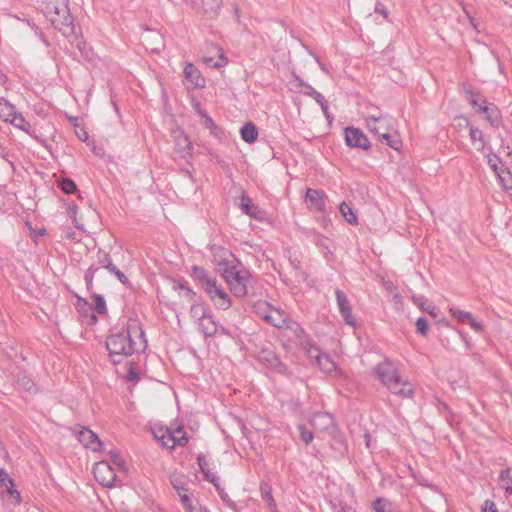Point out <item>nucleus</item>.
I'll return each instance as SVG.
<instances>
[{
  "label": "nucleus",
  "mask_w": 512,
  "mask_h": 512,
  "mask_svg": "<svg viewBox=\"0 0 512 512\" xmlns=\"http://www.w3.org/2000/svg\"><path fill=\"white\" fill-rule=\"evenodd\" d=\"M147 346L144 331L136 321H129L126 327L112 331L106 339V348L113 364H119L135 352Z\"/></svg>",
  "instance_id": "1"
},
{
  "label": "nucleus",
  "mask_w": 512,
  "mask_h": 512,
  "mask_svg": "<svg viewBox=\"0 0 512 512\" xmlns=\"http://www.w3.org/2000/svg\"><path fill=\"white\" fill-rule=\"evenodd\" d=\"M41 10L46 19L58 29L63 36H76L74 17L69 10V0H43Z\"/></svg>",
  "instance_id": "2"
},
{
  "label": "nucleus",
  "mask_w": 512,
  "mask_h": 512,
  "mask_svg": "<svg viewBox=\"0 0 512 512\" xmlns=\"http://www.w3.org/2000/svg\"><path fill=\"white\" fill-rule=\"evenodd\" d=\"M374 373L377 375L380 382L393 394L399 395L403 398H412L414 395V388L412 384L403 379L389 359H384L378 363L374 369Z\"/></svg>",
  "instance_id": "3"
},
{
  "label": "nucleus",
  "mask_w": 512,
  "mask_h": 512,
  "mask_svg": "<svg viewBox=\"0 0 512 512\" xmlns=\"http://www.w3.org/2000/svg\"><path fill=\"white\" fill-rule=\"evenodd\" d=\"M219 266L222 270V277L229 285L233 295L238 298L246 296L248 293L247 284L251 277L249 270L241 266L235 259L222 261Z\"/></svg>",
  "instance_id": "4"
},
{
  "label": "nucleus",
  "mask_w": 512,
  "mask_h": 512,
  "mask_svg": "<svg viewBox=\"0 0 512 512\" xmlns=\"http://www.w3.org/2000/svg\"><path fill=\"white\" fill-rule=\"evenodd\" d=\"M393 118L389 115H371L366 118V126L368 130L377 137L378 141L386 143L391 148L398 150L399 141L393 139L391 131L393 130Z\"/></svg>",
  "instance_id": "5"
},
{
  "label": "nucleus",
  "mask_w": 512,
  "mask_h": 512,
  "mask_svg": "<svg viewBox=\"0 0 512 512\" xmlns=\"http://www.w3.org/2000/svg\"><path fill=\"white\" fill-rule=\"evenodd\" d=\"M96 481L103 487L113 488L120 486L116 472L108 461H100L93 468Z\"/></svg>",
  "instance_id": "6"
},
{
  "label": "nucleus",
  "mask_w": 512,
  "mask_h": 512,
  "mask_svg": "<svg viewBox=\"0 0 512 512\" xmlns=\"http://www.w3.org/2000/svg\"><path fill=\"white\" fill-rule=\"evenodd\" d=\"M204 291L208 294L213 304L221 309L227 310L231 307L232 301L228 293L223 289L221 285L214 279Z\"/></svg>",
  "instance_id": "7"
},
{
  "label": "nucleus",
  "mask_w": 512,
  "mask_h": 512,
  "mask_svg": "<svg viewBox=\"0 0 512 512\" xmlns=\"http://www.w3.org/2000/svg\"><path fill=\"white\" fill-rule=\"evenodd\" d=\"M284 329H288L294 333L307 356L312 358L313 351H315V344L304 328L297 321L289 319L287 326H285Z\"/></svg>",
  "instance_id": "8"
},
{
  "label": "nucleus",
  "mask_w": 512,
  "mask_h": 512,
  "mask_svg": "<svg viewBox=\"0 0 512 512\" xmlns=\"http://www.w3.org/2000/svg\"><path fill=\"white\" fill-rule=\"evenodd\" d=\"M345 142L349 147L367 150L370 148V141L367 136L358 128L347 127L344 130Z\"/></svg>",
  "instance_id": "9"
},
{
  "label": "nucleus",
  "mask_w": 512,
  "mask_h": 512,
  "mask_svg": "<svg viewBox=\"0 0 512 512\" xmlns=\"http://www.w3.org/2000/svg\"><path fill=\"white\" fill-rule=\"evenodd\" d=\"M311 359H314L320 370L327 375L336 377L339 374V371L332 358L328 354L323 353L316 345Z\"/></svg>",
  "instance_id": "10"
},
{
  "label": "nucleus",
  "mask_w": 512,
  "mask_h": 512,
  "mask_svg": "<svg viewBox=\"0 0 512 512\" xmlns=\"http://www.w3.org/2000/svg\"><path fill=\"white\" fill-rule=\"evenodd\" d=\"M305 201L309 210L324 213L326 211L325 193L322 190L308 188Z\"/></svg>",
  "instance_id": "11"
},
{
  "label": "nucleus",
  "mask_w": 512,
  "mask_h": 512,
  "mask_svg": "<svg viewBox=\"0 0 512 512\" xmlns=\"http://www.w3.org/2000/svg\"><path fill=\"white\" fill-rule=\"evenodd\" d=\"M335 296H336V301H337V306H338L339 312H340L341 316L343 317L344 322L347 325H350L351 327H355L356 319L352 314V309H351V306L349 304V300H348L346 294L342 290L336 289Z\"/></svg>",
  "instance_id": "12"
},
{
  "label": "nucleus",
  "mask_w": 512,
  "mask_h": 512,
  "mask_svg": "<svg viewBox=\"0 0 512 512\" xmlns=\"http://www.w3.org/2000/svg\"><path fill=\"white\" fill-rule=\"evenodd\" d=\"M449 312L460 323H467L475 332H482L484 325L482 322L477 321L470 312L463 311L458 307L450 306Z\"/></svg>",
  "instance_id": "13"
},
{
  "label": "nucleus",
  "mask_w": 512,
  "mask_h": 512,
  "mask_svg": "<svg viewBox=\"0 0 512 512\" xmlns=\"http://www.w3.org/2000/svg\"><path fill=\"white\" fill-rule=\"evenodd\" d=\"M78 439L86 448L93 451H100L103 445L98 435L86 427H80Z\"/></svg>",
  "instance_id": "14"
},
{
  "label": "nucleus",
  "mask_w": 512,
  "mask_h": 512,
  "mask_svg": "<svg viewBox=\"0 0 512 512\" xmlns=\"http://www.w3.org/2000/svg\"><path fill=\"white\" fill-rule=\"evenodd\" d=\"M184 77L189 86V90L205 86V80L199 69L192 63H187L184 67Z\"/></svg>",
  "instance_id": "15"
},
{
  "label": "nucleus",
  "mask_w": 512,
  "mask_h": 512,
  "mask_svg": "<svg viewBox=\"0 0 512 512\" xmlns=\"http://www.w3.org/2000/svg\"><path fill=\"white\" fill-rule=\"evenodd\" d=\"M199 327L205 337H213L218 333V321L210 312L203 311L198 319Z\"/></svg>",
  "instance_id": "16"
},
{
  "label": "nucleus",
  "mask_w": 512,
  "mask_h": 512,
  "mask_svg": "<svg viewBox=\"0 0 512 512\" xmlns=\"http://www.w3.org/2000/svg\"><path fill=\"white\" fill-rule=\"evenodd\" d=\"M240 209L246 215L254 218L258 221H264L266 219L265 210L261 209L259 206L252 203V200L247 196L243 195L240 199Z\"/></svg>",
  "instance_id": "17"
},
{
  "label": "nucleus",
  "mask_w": 512,
  "mask_h": 512,
  "mask_svg": "<svg viewBox=\"0 0 512 512\" xmlns=\"http://www.w3.org/2000/svg\"><path fill=\"white\" fill-rule=\"evenodd\" d=\"M481 113L485 114V117L491 126L498 128L501 125L502 117L499 109L494 104H487L486 100H483Z\"/></svg>",
  "instance_id": "18"
},
{
  "label": "nucleus",
  "mask_w": 512,
  "mask_h": 512,
  "mask_svg": "<svg viewBox=\"0 0 512 512\" xmlns=\"http://www.w3.org/2000/svg\"><path fill=\"white\" fill-rule=\"evenodd\" d=\"M9 123H11L15 128L24 131L35 140H39L36 130L32 127V125L25 119V117L21 113H16Z\"/></svg>",
  "instance_id": "19"
},
{
  "label": "nucleus",
  "mask_w": 512,
  "mask_h": 512,
  "mask_svg": "<svg viewBox=\"0 0 512 512\" xmlns=\"http://www.w3.org/2000/svg\"><path fill=\"white\" fill-rule=\"evenodd\" d=\"M267 317L268 319L266 322L279 329H284L289 321V318L286 315V313L280 308L276 307L272 308L271 312L269 313V316Z\"/></svg>",
  "instance_id": "20"
},
{
  "label": "nucleus",
  "mask_w": 512,
  "mask_h": 512,
  "mask_svg": "<svg viewBox=\"0 0 512 512\" xmlns=\"http://www.w3.org/2000/svg\"><path fill=\"white\" fill-rule=\"evenodd\" d=\"M173 135L178 151L184 156L190 155L193 146L189 137L182 130L174 131Z\"/></svg>",
  "instance_id": "21"
},
{
  "label": "nucleus",
  "mask_w": 512,
  "mask_h": 512,
  "mask_svg": "<svg viewBox=\"0 0 512 512\" xmlns=\"http://www.w3.org/2000/svg\"><path fill=\"white\" fill-rule=\"evenodd\" d=\"M333 417L327 412L314 413L310 419L311 424L320 430H327L333 425Z\"/></svg>",
  "instance_id": "22"
},
{
  "label": "nucleus",
  "mask_w": 512,
  "mask_h": 512,
  "mask_svg": "<svg viewBox=\"0 0 512 512\" xmlns=\"http://www.w3.org/2000/svg\"><path fill=\"white\" fill-rule=\"evenodd\" d=\"M187 4L196 5L198 0H184ZM222 7V0H202V8L206 15L214 17Z\"/></svg>",
  "instance_id": "23"
},
{
  "label": "nucleus",
  "mask_w": 512,
  "mask_h": 512,
  "mask_svg": "<svg viewBox=\"0 0 512 512\" xmlns=\"http://www.w3.org/2000/svg\"><path fill=\"white\" fill-rule=\"evenodd\" d=\"M156 438L160 441L163 447L174 449L177 445L178 439H175L171 428L160 429L155 433Z\"/></svg>",
  "instance_id": "24"
},
{
  "label": "nucleus",
  "mask_w": 512,
  "mask_h": 512,
  "mask_svg": "<svg viewBox=\"0 0 512 512\" xmlns=\"http://www.w3.org/2000/svg\"><path fill=\"white\" fill-rule=\"evenodd\" d=\"M197 463L199 465L200 471L205 475V478L209 482L215 484L218 477L213 472L212 468L210 467L211 465H210L209 461L205 458V456L202 454H198L197 455Z\"/></svg>",
  "instance_id": "25"
},
{
  "label": "nucleus",
  "mask_w": 512,
  "mask_h": 512,
  "mask_svg": "<svg viewBox=\"0 0 512 512\" xmlns=\"http://www.w3.org/2000/svg\"><path fill=\"white\" fill-rule=\"evenodd\" d=\"M191 276L201 284L203 289H205L215 279L210 277L207 271L198 265L192 266Z\"/></svg>",
  "instance_id": "26"
},
{
  "label": "nucleus",
  "mask_w": 512,
  "mask_h": 512,
  "mask_svg": "<svg viewBox=\"0 0 512 512\" xmlns=\"http://www.w3.org/2000/svg\"><path fill=\"white\" fill-rule=\"evenodd\" d=\"M500 487L505 490L506 496L512 495V468L507 467L499 473Z\"/></svg>",
  "instance_id": "27"
},
{
  "label": "nucleus",
  "mask_w": 512,
  "mask_h": 512,
  "mask_svg": "<svg viewBox=\"0 0 512 512\" xmlns=\"http://www.w3.org/2000/svg\"><path fill=\"white\" fill-rule=\"evenodd\" d=\"M16 113L15 106L5 98L0 97V119L4 122H10Z\"/></svg>",
  "instance_id": "28"
},
{
  "label": "nucleus",
  "mask_w": 512,
  "mask_h": 512,
  "mask_svg": "<svg viewBox=\"0 0 512 512\" xmlns=\"http://www.w3.org/2000/svg\"><path fill=\"white\" fill-rule=\"evenodd\" d=\"M240 134L243 141L253 143L258 137V130L252 122H248L243 125Z\"/></svg>",
  "instance_id": "29"
},
{
  "label": "nucleus",
  "mask_w": 512,
  "mask_h": 512,
  "mask_svg": "<svg viewBox=\"0 0 512 512\" xmlns=\"http://www.w3.org/2000/svg\"><path fill=\"white\" fill-rule=\"evenodd\" d=\"M15 384L18 389H22L29 393H35L37 391L34 381L25 374H18L15 380Z\"/></svg>",
  "instance_id": "30"
},
{
  "label": "nucleus",
  "mask_w": 512,
  "mask_h": 512,
  "mask_svg": "<svg viewBox=\"0 0 512 512\" xmlns=\"http://www.w3.org/2000/svg\"><path fill=\"white\" fill-rule=\"evenodd\" d=\"M272 306L270 303L264 300H259L253 305V311L263 320L267 321L269 313L271 312Z\"/></svg>",
  "instance_id": "31"
},
{
  "label": "nucleus",
  "mask_w": 512,
  "mask_h": 512,
  "mask_svg": "<svg viewBox=\"0 0 512 512\" xmlns=\"http://www.w3.org/2000/svg\"><path fill=\"white\" fill-rule=\"evenodd\" d=\"M374 512H394L393 503L387 498L379 497L372 503Z\"/></svg>",
  "instance_id": "32"
},
{
  "label": "nucleus",
  "mask_w": 512,
  "mask_h": 512,
  "mask_svg": "<svg viewBox=\"0 0 512 512\" xmlns=\"http://www.w3.org/2000/svg\"><path fill=\"white\" fill-rule=\"evenodd\" d=\"M496 176L500 186L504 190H512V173L507 167L505 169L500 170V172L496 174Z\"/></svg>",
  "instance_id": "33"
},
{
  "label": "nucleus",
  "mask_w": 512,
  "mask_h": 512,
  "mask_svg": "<svg viewBox=\"0 0 512 512\" xmlns=\"http://www.w3.org/2000/svg\"><path fill=\"white\" fill-rule=\"evenodd\" d=\"M487 162H488L489 167L495 173V175L498 174L500 172V170L506 168V165L503 163L502 159L493 152H490L487 155Z\"/></svg>",
  "instance_id": "34"
},
{
  "label": "nucleus",
  "mask_w": 512,
  "mask_h": 512,
  "mask_svg": "<svg viewBox=\"0 0 512 512\" xmlns=\"http://www.w3.org/2000/svg\"><path fill=\"white\" fill-rule=\"evenodd\" d=\"M339 210L349 224L355 225L358 223L357 216L350 205L342 202L339 206Z\"/></svg>",
  "instance_id": "35"
},
{
  "label": "nucleus",
  "mask_w": 512,
  "mask_h": 512,
  "mask_svg": "<svg viewBox=\"0 0 512 512\" xmlns=\"http://www.w3.org/2000/svg\"><path fill=\"white\" fill-rule=\"evenodd\" d=\"M468 127H469V135H470V139H471L472 143L479 142L480 147H478L477 149L479 151L483 150L484 146H485V141H484V136H483L482 131L479 128L474 127L470 124H468Z\"/></svg>",
  "instance_id": "36"
},
{
  "label": "nucleus",
  "mask_w": 512,
  "mask_h": 512,
  "mask_svg": "<svg viewBox=\"0 0 512 512\" xmlns=\"http://www.w3.org/2000/svg\"><path fill=\"white\" fill-rule=\"evenodd\" d=\"M259 359L262 362L267 363L271 369H273L275 364H279L280 361V358L273 351L270 350H262Z\"/></svg>",
  "instance_id": "37"
},
{
  "label": "nucleus",
  "mask_w": 512,
  "mask_h": 512,
  "mask_svg": "<svg viewBox=\"0 0 512 512\" xmlns=\"http://www.w3.org/2000/svg\"><path fill=\"white\" fill-rule=\"evenodd\" d=\"M219 57L218 60H214L212 57H205L204 62L206 65L214 68L223 67L227 64V58L224 55V51L222 49H218Z\"/></svg>",
  "instance_id": "38"
},
{
  "label": "nucleus",
  "mask_w": 512,
  "mask_h": 512,
  "mask_svg": "<svg viewBox=\"0 0 512 512\" xmlns=\"http://www.w3.org/2000/svg\"><path fill=\"white\" fill-rule=\"evenodd\" d=\"M6 493L10 497L11 504L13 506H17L21 503V495L19 491L15 488L14 481H12V484H8L5 486Z\"/></svg>",
  "instance_id": "39"
},
{
  "label": "nucleus",
  "mask_w": 512,
  "mask_h": 512,
  "mask_svg": "<svg viewBox=\"0 0 512 512\" xmlns=\"http://www.w3.org/2000/svg\"><path fill=\"white\" fill-rule=\"evenodd\" d=\"M170 483H171L172 487L175 489V491L177 492L178 496L180 494L188 492L187 484H186V481L184 478H182L180 476L171 477Z\"/></svg>",
  "instance_id": "40"
},
{
  "label": "nucleus",
  "mask_w": 512,
  "mask_h": 512,
  "mask_svg": "<svg viewBox=\"0 0 512 512\" xmlns=\"http://www.w3.org/2000/svg\"><path fill=\"white\" fill-rule=\"evenodd\" d=\"M297 429L299 431V437H300V440L305 444V445H308L310 444L313 439H314V433L307 429V427L303 424H299L297 426Z\"/></svg>",
  "instance_id": "41"
},
{
  "label": "nucleus",
  "mask_w": 512,
  "mask_h": 512,
  "mask_svg": "<svg viewBox=\"0 0 512 512\" xmlns=\"http://www.w3.org/2000/svg\"><path fill=\"white\" fill-rule=\"evenodd\" d=\"M218 495L223 503L233 511H236L237 504L229 497L228 493L223 489L216 485Z\"/></svg>",
  "instance_id": "42"
},
{
  "label": "nucleus",
  "mask_w": 512,
  "mask_h": 512,
  "mask_svg": "<svg viewBox=\"0 0 512 512\" xmlns=\"http://www.w3.org/2000/svg\"><path fill=\"white\" fill-rule=\"evenodd\" d=\"M171 430H172V433H173L175 439L179 440L177 442L178 446H184L187 444L188 438H187L186 432L184 431L183 426H177L175 428H171Z\"/></svg>",
  "instance_id": "43"
},
{
  "label": "nucleus",
  "mask_w": 512,
  "mask_h": 512,
  "mask_svg": "<svg viewBox=\"0 0 512 512\" xmlns=\"http://www.w3.org/2000/svg\"><path fill=\"white\" fill-rule=\"evenodd\" d=\"M97 261L99 264L97 267H99V269L100 268L106 269L113 263L110 255L101 249H99L97 252Z\"/></svg>",
  "instance_id": "44"
},
{
  "label": "nucleus",
  "mask_w": 512,
  "mask_h": 512,
  "mask_svg": "<svg viewBox=\"0 0 512 512\" xmlns=\"http://www.w3.org/2000/svg\"><path fill=\"white\" fill-rule=\"evenodd\" d=\"M99 270V267H97V265H91L87 271L85 272V275H84V280L86 282V286H87V289L90 290L92 289L93 287V279L97 273V271Z\"/></svg>",
  "instance_id": "45"
},
{
  "label": "nucleus",
  "mask_w": 512,
  "mask_h": 512,
  "mask_svg": "<svg viewBox=\"0 0 512 512\" xmlns=\"http://www.w3.org/2000/svg\"><path fill=\"white\" fill-rule=\"evenodd\" d=\"M209 132L213 137H215L220 142H225L228 140L229 134L222 127L218 126L217 124L214 127H212L209 130Z\"/></svg>",
  "instance_id": "46"
},
{
  "label": "nucleus",
  "mask_w": 512,
  "mask_h": 512,
  "mask_svg": "<svg viewBox=\"0 0 512 512\" xmlns=\"http://www.w3.org/2000/svg\"><path fill=\"white\" fill-rule=\"evenodd\" d=\"M108 455L113 465L119 467L121 470L125 469V462L116 449H111Z\"/></svg>",
  "instance_id": "47"
},
{
  "label": "nucleus",
  "mask_w": 512,
  "mask_h": 512,
  "mask_svg": "<svg viewBox=\"0 0 512 512\" xmlns=\"http://www.w3.org/2000/svg\"><path fill=\"white\" fill-rule=\"evenodd\" d=\"M179 498L186 512H190L195 508L196 502L192 500L191 496L187 492L180 494Z\"/></svg>",
  "instance_id": "48"
},
{
  "label": "nucleus",
  "mask_w": 512,
  "mask_h": 512,
  "mask_svg": "<svg viewBox=\"0 0 512 512\" xmlns=\"http://www.w3.org/2000/svg\"><path fill=\"white\" fill-rule=\"evenodd\" d=\"M93 299H94V302H95V311L98 314L106 313V311H107L106 302H105L103 296L100 295V294H94L93 295Z\"/></svg>",
  "instance_id": "49"
},
{
  "label": "nucleus",
  "mask_w": 512,
  "mask_h": 512,
  "mask_svg": "<svg viewBox=\"0 0 512 512\" xmlns=\"http://www.w3.org/2000/svg\"><path fill=\"white\" fill-rule=\"evenodd\" d=\"M61 189L66 194H72L76 191L77 187L73 180L65 178L60 183Z\"/></svg>",
  "instance_id": "50"
},
{
  "label": "nucleus",
  "mask_w": 512,
  "mask_h": 512,
  "mask_svg": "<svg viewBox=\"0 0 512 512\" xmlns=\"http://www.w3.org/2000/svg\"><path fill=\"white\" fill-rule=\"evenodd\" d=\"M429 326L425 317H419L416 321V331L420 335L425 336L428 332Z\"/></svg>",
  "instance_id": "51"
},
{
  "label": "nucleus",
  "mask_w": 512,
  "mask_h": 512,
  "mask_svg": "<svg viewBox=\"0 0 512 512\" xmlns=\"http://www.w3.org/2000/svg\"><path fill=\"white\" fill-rule=\"evenodd\" d=\"M200 115L203 117V125L205 128L210 130L212 127L216 125V123L213 121V119L207 114V112L204 109H199Z\"/></svg>",
  "instance_id": "52"
},
{
  "label": "nucleus",
  "mask_w": 512,
  "mask_h": 512,
  "mask_svg": "<svg viewBox=\"0 0 512 512\" xmlns=\"http://www.w3.org/2000/svg\"><path fill=\"white\" fill-rule=\"evenodd\" d=\"M463 90L466 95L467 100L470 102V99H476L481 94L479 92H475L470 84H464Z\"/></svg>",
  "instance_id": "53"
},
{
  "label": "nucleus",
  "mask_w": 512,
  "mask_h": 512,
  "mask_svg": "<svg viewBox=\"0 0 512 512\" xmlns=\"http://www.w3.org/2000/svg\"><path fill=\"white\" fill-rule=\"evenodd\" d=\"M461 7H462V10L464 12V14L466 15V17L468 18L470 24L476 29H477V24L475 23V19L472 17L470 11L468 10V5L464 2V1H461Z\"/></svg>",
  "instance_id": "54"
},
{
  "label": "nucleus",
  "mask_w": 512,
  "mask_h": 512,
  "mask_svg": "<svg viewBox=\"0 0 512 512\" xmlns=\"http://www.w3.org/2000/svg\"><path fill=\"white\" fill-rule=\"evenodd\" d=\"M13 479L8 475L5 469L0 468V483L2 486L12 484Z\"/></svg>",
  "instance_id": "55"
},
{
  "label": "nucleus",
  "mask_w": 512,
  "mask_h": 512,
  "mask_svg": "<svg viewBox=\"0 0 512 512\" xmlns=\"http://www.w3.org/2000/svg\"><path fill=\"white\" fill-rule=\"evenodd\" d=\"M483 100H486L483 96H479L476 99H470V104L474 110L481 113V107H483Z\"/></svg>",
  "instance_id": "56"
},
{
  "label": "nucleus",
  "mask_w": 512,
  "mask_h": 512,
  "mask_svg": "<svg viewBox=\"0 0 512 512\" xmlns=\"http://www.w3.org/2000/svg\"><path fill=\"white\" fill-rule=\"evenodd\" d=\"M482 512H498L496 504L491 500H485L482 505Z\"/></svg>",
  "instance_id": "57"
},
{
  "label": "nucleus",
  "mask_w": 512,
  "mask_h": 512,
  "mask_svg": "<svg viewBox=\"0 0 512 512\" xmlns=\"http://www.w3.org/2000/svg\"><path fill=\"white\" fill-rule=\"evenodd\" d=\"M374 12L382 15L385 19L388 18V10L386 6L381 2H377L375 4Z\"/></svg>",
  "instance_id": "58"
},
{
  "label": "nucleus",
  "mask_w": 512,
  "mask_h": 512,
  "mask_svg": "<svg viewBox=\"0 0 512 512\" xmlns=\"http://www.w3.org/2000/svg\"><path fill=\"white\" fill-rule=\"evenodd\" d=\"M273 370H275L276 372H278L282 375L289 374V369H288L287 365L284 364L281 360L279 361V364H275V366L273 367Z\"/></svg>",
  "instance_id": "59"
},
{
  "label": "nucleus",
  "mask_w": 512,
  "mask_h": 512,
  "mask_svg": "<svg viewBox=\"0 0 512 512\" xmlns=\"http://www.w3.org/2000/svg\"><path fill=\"white\" fill-rule=\"evenodd\" d=\"M263 499L268 503L270 507H276L275 500L270 490L263 492Z\"/></svg>",
  "instance_id": "60"
},
{
  "label": "nucleus",
  "mask_w": 512,
  "mask_h": 512,
  "mask_svg": "<svg viewBox=\"0 0 512 512\" xmlns=\"http://www.w3.org/2000/svg\"><path fill=\"white\" fill-rule=\"evenodd\" d=\"M320 106H325V103L328 102L325 97L318 91L313 93V96H311Z\"/></svg>",
  "instance_id": "61"
},
{
  "label": "nucleus",
  "mask_w": 512,
  "mask_h": 512,
  "mask_svg": "<svg viewBox=\"0 0 512 512\" xmlns=\"http://www.w3.org/2000/svg\"><path fill=\"white\" fill-rule=\"evenodd\" d=\"M317 90L314 89L309 83L308 85L304 88V89H301L300 92L306 96H313V93H315Z\"/></svg>",
  "instance_id": "62"
},
{
  "label": "nucleus",
  "mask_w": 512,
  "mask_h": 512,
  "mask_svg": "<svg viewBox=\"0 0 512 512\" xmlns=\"http://www.w3.org/2000/svg\"><path fill=\"white\" fill-rule=\"evenodd\" d=\"M115 277L124 285L128 284L129 283V280L128 278L125 276V274L122 272V271H118L116 274H115Z\"/></svg>",
  "instance_id": "63"
},
{
  "label": "nucleus",
  "mask_w": 512,
  "mask_h": 512,
  "mask_svg": "<svg viewBox=\"0 0 512 512\" xmlns=\"http://www.w3.org/2000/svg\"><path fill=\"white\" fill-rule=\"evenodd\" d=\"M190 512H210V510L207 507H205V506L201 505L200 503L196 502L195 508L192 509Z\"/></svg>",
  "instance_id": "64"
}]
</instances>
